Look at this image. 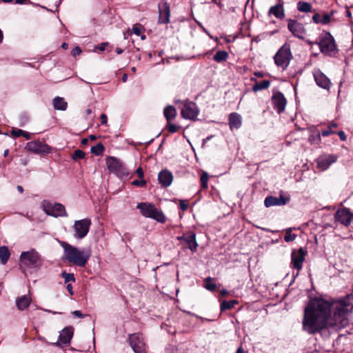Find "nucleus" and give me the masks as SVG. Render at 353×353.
Returning a JSON list of instances; mask_svg holds the SVG:
<instances>
[{"label": "nucleus", "mask_w": 353, "mask_h": 353, "mask_svg": "<svg viewBox=\"0 0 353 353\" xmlns=\"http://www.w3.org/2000/svg\"><path fill=\"white\" fill-rule=\"evenodd\" d=\"M352 296L332 302L323 299H312L304 310L303 330L315 334L323 330H339L349 323L348 314L353 309Z\"/></svg>", "instance_id": "f257e3e1"}, {"label": "nucleus", "mask_w": 353, "mask_h": 353, "mask_svg": "<svg viewBox=\"0 0 353 353\" xmlns=\"http://www.w3.org/2000/svg\"><path fill=\"white\" fill-rule=\"evenodd\" d=\"M64 256L69 263L79 267H84L91 256L90 250H80L64 243Z\"/></svg>", "instance_id": "f03ea898"}, {"label": "nucleus", "mask_w": 353, "mask_h": 353, "mask_svg": "<svg viewBox=\"0 0 353 353\" xmlns=\"http://www.w3.org/2000/svg\"><path fill=\"white\" fill-rule=\"evenodd\" d=\"M20 266L23 272L26 269H39L43 264L40 254L34 249L22 252L20 255Z\"/></svg>", "instance_id": "7ed1b4c3"}, {"label": "nucleus", "mask_w": 353, "mask_h": 353, "mask_svg": "<svg viewBox=\"0 0 353 353\" xmlns=\"http://www.w3.org/2000/svg\"><path fill=\"white\" fill-rule=\"evenodd\" d=\"M137 208L139 209L141 214L148 218H151L160 223L165 222V216L162 211L158 210L154 205L141 202L138 203Z\"/></svg>", "instance_id": "20e7f679"}, {"label": "nucleus", "mask_w": 353, "mask_h": 353, "mask_svg": "<svg viewBox=\"0 0 353 353\" xmlns=\"http://www.w3.org/2000/svg\"><path fill=\"white\" fill-rule=\"evenodd\" d=\"M42 208L50 216L54 217L68 216L64 205L59 203H51L48 201H43L42 202Z\"/></svg>", "instance_id": "39448f33"}, {"label": "nucleus", "mask_w": 353, "mask_h": 353, "mask_svg": "<svg viewBox=\"0 0 353 353\" xmlns=\"http://www.w3.org/2000/svg\"><path fill=\"white\" fill-rule=\"evenodd\" d=\"M291 57L292 55L290 49L288 47L283 46L276 52L274 57V59L275 63L278 66L285 69L288 66Z\"/></svg>", "instance_id": "423d86ee"}, {"label": "nucleus", "mask_w": 353, "mask_h": 353, "mask_svg": "<svg viewBox=\"0 0 353 353\" xmlns=\"http://www.w3.org/2000/svg\"><path fill=\"white\" fill-rule=\"evenodd\" d=\"M90 225L91 220L89 219L75 221L73 225L74 236L80 239L84 238L89 232Z\"/></svg>", "instance_id": "0eeeda50"}, {"label": "nucleus", "mask_w": 353, "mask_h": 353, "mask_svg": "<svg viewBox=\"0 0 353 353\" xmlns=\"http://www.w3.org/2000/svg\"><path fill=\"white\" fill-rule=\"evenodd\" d=\"M131 347L135 353H147L145 350V344L140 334H133L129 336Z\"/></svg>", "instance_id": "6e6552de"}, {"label": "nucleus", "mask_w": 353, "mask_h": 353, "mask_svg": "<svg viewBox=\"0 0 353 353\" xmlns=\"http://www.w3.org/2000/svg\"><path fill=\"white\" fill-rule=\"evenodd\" d=\"M26 149L35 154H48L51 151V148L48 145L40 141L28 142L26 145Z\"/></svg>", "instance_id": "1a4fd4ad"}, {"label": "nucleus", "mask_w": 353, "mask_h": 353, "mask_svg": "<svg viewBox=\"0 0 353 353\" xmlns=\"http://www.w3.org/2000/svg\"><path fill=\"white\" fill-rule=\"evenodd\" d=\"M198 110L194 102L185 101L181 108V115L183 118L194 120L198 115Z\"/></svg>", "instance_id": "9d476101"}, {"label": "nucleus", "mask_w": 353, "mask_h": 353, "mask_svg": "<svg viewBox=\"0 0 353 353\" xmlns=\"http://www.w3.org/2000/svg\"><path fill=\"white\" fill-rule=\"evenodd\" d=\"M321 51L323 54H330L336 49V45L333 37L327 34L322 37L319 43Z\"/></svg>", "instance_id": "9b49d317"}, {"label": "nucleus", "mask_w": 353, "mask_h": 353, "mask_svg": "<svg viewBox=\"0 0 353 353\" xmlns=\"http://www.w3.org/2000/svg\"><path fill=\"white\" fill-rule=\"evenodd\" d=\"M334 219L336 222L348 226L353 219V214L350 213L348 209L342 208L336 211Z\"/></svg>", "instance_id": "f8f14e48"}, {"label": "nucleus", "mask_w": 353, "mask_h": 353, "mask_svg": "<svg viewBox=\"0 0 353 353\" xmlns=\"http://www.w3.org/2000/svg\"><path fill=\"white\" fill-rule=\"evenodd\" d=\"M170 8L168 2L159 4V23L166 24L170 22Z\"/></svg>", "instance_id": "ddd939ff"}, {"label": "nucleus", "mask_w": 353, "mask_h": 353, "mask_svg": "<svg viewBox=\"0 0 353 353\" xmlns=\"http://www.w3.org/2000/svg\"><path fill=\"white\" fill-rule=\"evenodd\" d=\"M306 252L303 248H300L297 251L293 250L292 252V264L294 268L299 270L302 268L303 262L305 260Z\"/></svg>", "instance_id": "4468645a"}, {"label": "nucleus", "mask_w": 353, "mask_h": 353, "mask_svg": "<svg viewBox=\"0 0 353 353\" xmlns=\"http://www.w3.org/2000/svg\"><path fill=\"white\" fill-rule=\"evenodd\" d=\"M289 30L296 37L303 39L305 34V30L303 24L295 20L290 19L288 25Z\"/></svg>", "instance_id": "2eb2a0df"}, {"label": "nucleus", "mask_w": 353, "mask_h": 353, "mask_svg": "<svg viewBox=\"0 0 353 353\" xmlns=\"http://www.w3.org/2000/svg\"><path fill=\"white\" fill-rule=\"evenodd\" d=\"M272 101L274 105V108L276 110L278 113H281L284 111L287 101L281 92H277L274 93L272 97Z\"/></svg>", "instance_id": "dca6fc26"}, {"label": "nucleus", "mask_w": 353, "mask_h": 353, "mask_svg": "<svg viewBox=\"0 0 353 353\" xmlns=\"http://www.w3.org/2000/svg\"><path fill=\"white\" fill-rule=\"evenodd\" d=\"M314 77L316 84L325 90H329L331 86L330 79L320 70H315L314 71Z\"/></svg>", "instance_id": "f3484780"}, {"label": "nucleus", "mask_w": 353, "mask_h": 353, "mask_svg": "<svg viewBox=\"0 0 353 353\" xmlns=\"http://www.w3.org/2000/svg\"><path fill=\"white\" fill-rule=\"evenodd\" d=\"M289 200V198L284 197L282 195H281L279 197L270 196L265 199L264 205L266 208L276 205H284L288 203Z\"/></svg>", "instance_id": "a211bd4d"}, {"label": "nucleus", "mask_w": 353, "mask_h": 353, "mask_svg": "<svg viewBox=\"0 0 353 353\" xmlns=\"http://www.w3.org/2000/svg\"><path fill=\"white\" fill-rule=\"evenodd\" d=\"M337 157L334 154H328L321 157L318 159L317 165L322 170L327 169L330 165L336 162Z\"/></svg>", "instance_id": "6ab92c4d"}, {"label": "nucleus", "mask_w": 353, "mask_h": 353, "mask_svg": "<svg viewBox=\"0 0 353 353\" xmlns=\"http://www.w3.org/2000/svg\"><path fill=\"white\" fill-rule=\"evenodd\" d=\"M158 180L163 186L168 187L173 180L172 174L168 170H162L159 173Z\"/></svg>", "instance_id": "aec40b11"}, {"label": "nucleus", "mask_w": 353, "mask_h": 353, "mask_svg": "<svg viewBox=\"0 0 353 353\" xmlns=\"http://www.w3.org/2000/svg\"><path fill=\"white\" fill-rule=\"evenodd\" d=\"M74 329L72 327H66L62 330L59 334V341L62 344H68L73 336Z\"/></svg>", "instance_id": "412c9836"}, {"label": "nucleus", "mask_w": 353, "mask_h": 353, "mask_svg": "<svg viewBox=\"0 0 353 353\" xmlns=\"http://www.w3.org/2000/svg\"><path fill=\"white\" fill-rule=\"evenodd\" d=\"M268 14L274 15L277 19H283L285 17L283 2H280L277 5L272 6L269 10Z\"/></svg>", "instance_id": "4be33fe9"}, {"label": "nucleus", "mask_w": 353, "mask_h": 353, "mask_svg": "<svg viewBox=\"0 0 353 353\" xmlns=\"http://www.w3.org/2000/svg\"><path fill=\"white\" fill-rule=\"evenodd\" d=\"M229 125L231 130L238 129L241 125V117L236 113L232 112L229 115Z\"/></svg>", "instance_id": "5701e85b"}, {"label": "nucleus", "mask_w": 353, "mask_h": 353, "mask_svg": "<svg viewBox=\"0 0 353 353\" xmlns=\"http://www.w3.org/2000/svg\"><path fill=\"white\" fill-rule=\"evenodd\" d=\"M185 242L192 252H195L196 250L198 243L196 240V234L194 232H190L187 233V237Z\"/></svg>", "instance_id": "b1692460"}, {"label": "nucleus", "mask_w": 353, "mask_h": 353, "mask_svg": "<svg viewBox=\"0 0 353 353\" xmlns=\"http://www.w3.org/2000/svg\"><path fill=\"white\" fill-rule=\"evenodd\" d=\"M252 81H254L255 84L252 87V90L255 92H259L262 90L267 89L270 85V81L268 80H263L261 82H257L256 79L254 77H252L250 79Z\"/></svg>", "instance_id": "393cba45"}, {"label": "nucleus", "mask_w": 353, "mask_h": 353, "mask_svg": "<svg viewBox=\"0 0 353 353\" xmlns=\"http://www.w3.org/2000/svg\"><path fill=\"white\" fill-rule=\"evenodd\" d=\"M53 106L55 110L64 111L67 109L68 103L60 97H56L53 99Z\"/></svg>", "instance_id": "a878e982"}, {"label": "nucleus", "mask_w": 353, "mask_h": 353, "mask_svg": "<svg viewBox=\"0 0 353 353\" xmlns=\"http://www.w3.org/2000/svg\"><path fill=\"white\" fill-rule=\"evenodd\" d=\"M30 301L31 300L28 296L23 295L17 299L16 305L19 310H23L29 306Z\"/></svg>", "instance_id": "bb28decb"}, {"label": "nucleus", "mask_w": 353, "mask_h": 353, "mask_svg": "<svg viewBox=\"0 0 353 353\" xmlns=\"http://www.w3.org/2000/svg\"><path fill=\"white\" fill-rule=\"evenodd\" d=\"M120 163L121 161L115 157H108L106 158V165L108 169L112 172L117 169V167H119Z\"/></svg>", "instance_id": "cd10ccee"}, {"label": "nucleus", "mask_w": 353, "mask_h": 353, "mask_svg": "<svg viewBox=\"0 0 353 353\" xmlns=\"http://www.w3.org/2000/svg\"><path fill=\"white\" fill-rule=\"evenodd\" d=\"M164 116L168 122H170L176 115L175 108L172 105H168L165 108L163 111Z\"/></svg>", "instance_id": "c85d7f7f"}, {"label": "nucleus", "mask_w": 353, "mask_h": 353, "mask_svg": "<svg viewBox=\"0 0 353 353\" xmlns=\"http://www.w3.org/2000/svg\"><path fill=\"white\" fill-rule=\"evenodd\" d=\"M10 256V251L6 246L0 247V261L2 264H6Z\"/></svg>", "instance_id": "c756f323"}, {"label": "nucleus", "mask_w": 353, "mask_h": 353, "mask_svg": "<svg viewBox=\"0 0 353 353\" xmlns=\"http://www.w3.org/2000/svg\"><path fill=\"white\" fill-rule=\"evenodd\" d=\"M112 172L119 177L127 176L129 174L127 168L121 162L119 163V167H117V169Z\"/></svg>", "instance_id": "7c9ffc66"}, {"label": "nucleus", "mask_w": 353, "mask_h": 353, "mask_svg": "<svg viewBox=\"0 0 353 353\" xmlns=\"http://www.w3.org/2000/svg\"><path fill=\"white\" fill-rule=\"evenodd\" d=\"M112 172L119 177L127 176L129 174L127 168L121 162L119 163V167H117V169Z\"/></svg>", "instance_id": "2f4dec72"}, {"label": "nucleus", "mask_w": 353, "mask_h": 353, "mask_svg": "<svg viewBox=\"0 0 353 353\" xmlns=\"http://www.w3.org/2000/svg\"><path fill=\"white\" fill-rule=\"evenodd\" d=\"M228 57V53L226 51L224 50H219L218 51L213 57V59L218 62H223L225 61Z\"/></svg>", "instance_id": "473e14b6"}, {"label": "nucleus", "mask_w": 353, "mask_h": 353, "mask_svg": "<svg viewBox=\"0 0 353 353\" xmlns=\"http://www.w3.org/2000/svg\"><path fill=\"white\" fill-rule=\"evenodd\" d=\"M297 8L300 12H309L312 10V6L307 2L299 1L297 3Z\"/></svg>", "instance_id": "72a5a7b5"}, {"label": "nucleus", "mask_w": 353, "mask_h": 353, "mask_svg": "<svg viewBox=\"0 0 353 353\" xmlns=\"http://www.w3.org/2000/svg\"><path fill=\"white\" fill-rule=\"evenodd\" d=\"M238 303V301L236 300L231 301H223L221 304V310L224 311L226 310H230L234 307L236 304Z\"/></svg>", "instance_id": "f704fd0d"}, {"label": "nucleus", "mask_w": 353, "mask_h": 353, "mask_svg": "<svg viewBox=\"0 0 353 353\" xmlns=\"http://www.w3.org/2000/svg\"><path fill=\"white\" fill-rule=\"evenodd\" d=\"M321 135L319 132H312L309 138L308 141L311 144H319L321 143Z\"/></svg>", "instance_id": "c9c22d12"}, {"label": "nucleus", "mask_w": 353, "mask_h": 353, "mask_svg": "<svg viewBox=\"0 0 353 353\" xmlns=\"http://www.w3.org/2000/svg\"><path fill=\"white\" fill-rule=\"evenodd\" d=\"M205 288L210 291L214 292L217 289L216 283L212 282L211 277H207L205 279Z\"/></svg>", "instance_id": "e433bc0d"}, {"label": "nucleus", "mask_w": 353, "mask_h": 353, "mask_svg": "<svg viewBox=\"0 0 353 353\" xmlns=\"http://www.w3.org/2000/svg\"><path fill=\"white\" fill-rule=\"evenodd\" d=\"M103 151L104 146L101 143H99L91 148V152L97 156L102 154Z\"/></svg>", "instance_id": "4c0bfd02"}, {"label": "nucleus", "mask_w": 353, "mask_h": 353, "mask_svg": "<svg viewBox=\"0 0 353 353\" xmlns=\"http://www.w3.org/2000/svg\"><path fill=\"white\" fill-rule=\"evenodd\" d=\"M62 277L64 279V281L65 283L71 281L74 282L75 278L74 275L72 273H67L66 272H63L61 274Z\"/></svg>", "instance_id": "58836bf2"}, {"label": "nucleus", "mask_w": 353, "mask_h": 353, "mask_svg": "<svg viewBox=\"0 0 353 353\" xmlns=\"http://www.w3.org/2000/svg\"><path fill=\"white\" fill-rule=\"evenodd\" d=\"M85 157V152H83L81 150H76L73 153L72 158L74 161H76L77 159H83Z\"/></svg>", "instance_id": "ea45409f"}, {"label": "nucleus", "mask_w": 353, "mask_h": 353, "mask_svg": "<svg viewBox=\"0 0 353 353\" xmlns=\"http://www.w3.org/2000/svg\"><path fill=\"white\" fill-rule=\"evenodd\" d=\"M208 174L206 172H203L201 176V186L204 189L208 188Z\"/></svg>", "instance_id": "a19ab883"}, {"label": "nucleus", "mask_w": 353, "mask_h": 353, "mask_svg": "<svg viewBox=\"0 0 353 353\" xmlns=\"http://www.w3.org/2000/svg\"><path fill=\"white\" fill-rule=\"evenodd\" d=\"M296 234H291L290 232H287L286 234L284 236V239L286 242H290L293 241L296 239Z\"/></svg>", "instance_id": "79ce46f5"}, {"label": "nucleus", "mask_w": 353, "mask_h": 353, "mask_svg": "<svg viewBox=\"0 0 353 353\" xmlns=\"http://www.w3.org/2000/svg\"><path fill=\"white\" fill-rule=\"evenodd\" d=\"M132 184L133 185H135V186H140V187H143L146 185V181L144 179H141L140 180H134L132 182Z\"/></svg>", "instance_id": "37998d69"}, {"label": "nucleus", "mask_w": 353, "mask_h": 353, "mask_svg": "<svg viewBox=\"0 0 353 353\" xmlns=\"http://www.w3.org/2000/svg\"><path fill=\"white\" fill-rule=\"evenodd\" d=\"M167 128H168V131L172 133L176 132L179 129V126L176 125L174 124L170 123V122H168Z\"/></svg>", "instance_id": "c03bdc74"}, {"label": "nucleus", "mask_w": 353, "mask_h": 353, "mask_svg": "<svg viewBox=\"0 0 353 353\" xmlns=\"http://www.w3.org/2000/svg\"><path fill=\"white\" fill-rule=\"evenodd\" d=\"M11 134L15 137H19L20 136H22V134H23V130L20 129H13L11 132Z\"/></svg>", "instance_id": "a18cd8bd"}, {"label": "nucleus", "mask_w": 353, "mask_h": 353, "mask_svg": "<svg viewBox=\"0 0 353 353\" xmlns=\"http://www.w3.org/2000/svg\"><path fill=\"white\" fill-rule=\"evenodd\" d=\"M330 21V16L328 14H325L321 17V23L327 24Z\"/></svg>", "instance_id": "49530a36"}, {"label": "nucleus", "mask_w": 353, "mask_h": 353, "mask_svg": "<svg viewBox=\"0 0 353 353\" xmlns=\"http://www.w3.org/2000/svg\"><path fill=\"white\" fill-rule=\"evenodd\" d=\"M82 50L81 49L77 46L72 50L71 51V54L73 57H76L77 55H79L81 53Z\"/></svg>", "instance_id": "de8ad7c7"}, {"label": "nucleus", "mask_w": 353, "mask_h": 353, "mask_svg": "<svg viewBox=\"0 0 353 353\" xmlns=\"http://www.w3.org/2000/svg\"><path fill=\"white\" fill-rule=\"evenodd\" d=\"M333 133H334V132L331 130V126H328L327 130L322 131L321 134L323 137H327Z\"/></svg>", "instance_id": "09e8293b"}, {"label": "nucleus", "mask_w": 353, "mask_h": 353, "mask_svg": "<svg viewBox=\"0 0 353 353\" xmlns=\"http://www.w3.org/2000/svg\"><path fill=\"white\" fill-rule=\"evenodd\" d=\"M312 20L316 23H321V16L319 14L316 13L313 15Z\"/></svg>", "instance_id": "8fccbe9b"}, {"label": "nucleus", "mask_w": 353, "mask_h": 353, "mask_svg": "<svg viewBox=\"0 0 353 353\" xmlns=\"http://www.w3.org/2000/svg\"><path fill=\"white\" fill-rule=\"evenodd\" d=\"M132 31L133 32L137 35V36H139L141 34V28L139 26L137 25H134L132 27Z\"/></svg>", "instance_id": "3c124183"}, {"label": "nucleus", "mask_w": 353, "mask_h": 353, "mask_svg": "<svg viewBox=\"0 0 353 353\" xmlns=\"http://www.w3.org/2000/svg\"><path fill=\"white\" fill-rule=\"evenodd\" d=\"M180 208L182 210L185 211L188 208V204L183 200L180 201Z\"/></svg>", "instance_id": "603ef678"}, {"label": "nucleus", "mask_w": 353, "mask_h": 353, "mask_svg": "<svg viewBox=\"0 0 353 353\" xmlns=\"http://www.w3.org/2000/svg\"><path fill=\"white\" fill-rule=\"evenodd\" d=\"M136 173L137 174L139 179H143L144 174L142 168H138L136 170Z\"/></svg>", "instance_id": "864d4df0"}, {"label": "nucleus", "mask_w": 353, "mask_h": 353, "mask_svg": "<svg viewBox=\"0 0 353 353\" xmlns=\"http://www.w3.org/2000/svg\"><path fill=\"white\" fill-rule=\"evenodd\" d=\"M101 124L105 125L107 123V120H108L107 116L105 114H102L101 115Z\"/></svg>", "instance_id": "5fc2aeb1"}, {"label": "nucleus", "mask_w": 353, "mask_h": 353, "mask_svg": "<svg viewBox=\"0 0 353 353\" xmlns=\"http://www.w3.org/2000/svg\"><path fill=\"white\" fill-rule=\"evenodd\" d=\"M72 314L75 316H77V317H79V318H83V315L82 314V313L79 311V310H75V311H73L72 312Z\"/></svg>", "instance_id": "6e6d98bb"}, {"label": "nucleus", "mask_w": 353, "mask_h": 353, "mask_svg": "<svg viewBox=\"0 0 353 353\" xmlns=\"http://www.w3.org/2000/svg\"><path fill=\"white\" fill-rule=\"evenodd\" d=\"M338 135L339 136L341 140L345 141L346 140V136L343 131H339L338 132Z\"/></svg>", "instance_id": "4d7b16f0"}, {"label": "nucleus", "mask_w": 353, "mask_h": 353, "mask_svg": "<svg viewBox=\"0 0 353 353\" xmlns=\"http://www.w3.org/2000/svg\"><path fill=\"white\" fill-rule=\"evenodd\" d=\"M67 290H68V292L70 293V295L73 294V290H72V284L68 283L67 285Z\"/></svg>", "instance_id": "13d9d810"}, {"label": "nucleus", "mask_w": 353, "mask_h": 353, "mask_svg": "<svg viewBox=\"0 0 353 353\" xmlns=\"http://www.w3.org/2000/svg\"><path fill=\"white\" fill-rule=\"evenodd\" d=\"M23 137H25L27 140L30 139L31 135L29 132L23 131V134H22Z\"/></svg>", "instance_id": "bf43d9fd"}, {"label": "nucleus", "mask_w": 353, "mask_h": 353, "mask_svg": "<svg viewBox=\"0 0 353 353\" xmlns=\"http://www.w3.org/2000/svg\"><path fill=\"white\" fill-rule=\"evenodd\" d=\"M186 237H187V234H183V236H178V237H177V239H178V240H179V241H185V240Z\"/></svg>", "instance_id": "052dcab7"}, {"label": "nucleus", "mask_w": 353, "mask_h": 353, "mask_svg": "<svg viewBox=\"0 0 353 353\" xmlns=\"http://www.w3.org/2000/svg\"><path fill=\"white\" fill-rule=\"evenodd\" d=\"M254 75L258 77H263L264 76V74L262 72H254Z\"/></svg>", "instance_id": "680f3d73"}, {"label": "nucleus", "mask_w": 353, "mask_h": 353, "mask_svg": "<svg viewBox=\"0 0 353 353\" xmlns=\"http://www.w3.org/2000/svg\"><path fill=\"white\" fill-rule=\"evenodd\" d=\"M88 139H87V138H84V139H83L81 140V143L82 145H86V144H88Z\"/></svg>", "instance_id": "e2e57ef3"}, {"label": "nucleus", "mask_w": 353, "mask_h": 353, "mask_svg": "<svg viewBox=\"0 0 353 353\" xmlns=\"http://www.w3.org/2000/svg\"><path fill=\"white\" fill-rule=\"evenodd\" d=\"M236 353H244V350H243V348L241 346H240V347L237 349V350H236Z\"/></svg>", "instance_id": "0e129e2a"}, {"label": "nucleus", "mask_w": 353, "mask_h": 353, "mask_svg": "<svg viewBox=\"0 0 353 353\" xmlns=\"http://www.w3.org/2000/svg\"><path fill=\"white\" fill-rule=\"evenodd\" d=\"M17 190L20 192V193H23V188L21 185H18L17 187Z\"/></svg>", "instance_id": "69168bd1"}, {"label": "nucleus", "mask_w": 353, "mask_h": 353, "mask_svg": "<svg viewBox=\"0 0 353 353\" xmlns=\"http://www.w3.org/2000/svg\"><path fill=\"white\" fill-rule=\"evenodd\" d=\"M105 46H106V43H102L99 49L101 51H103L105 50Z\"/></svg>", "instance_id": "338daca9"}, {"label": "nucleus", "mask_w": 353, "mask_h": 353, "mask_svg": "<svg viewBox=\"0 0 353 353\" xmlns=\"http://www.w3.org/2000/svg\"><path fill=\"white\" fill-rule=\"evenodd\" d=\"M61 47L63 49H67L68 48V44L67 43H63Z\"/></svg>", "instance_id": "774afa93"}]
</instances>
